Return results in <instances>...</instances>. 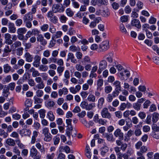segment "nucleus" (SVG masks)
<instances>
[{"label": "nucleus", "instance_id": "nucleus-1", "mask_svg": "<svg viewBox=\"0 0 159 159\" xmlns=\"http://www.w3.org/2000/svg\"><path fill=\"white\" fill-rule=\"evenodd\" d=\"M115 66L118 72V76L121 81H125L130 76L129 71L125 69L121 64L115 62Z\"/></svg>", "mask_w": 159, "mask_h": 159}, {"label": "nucleus", "instance_id": "nucleus-2", "mask_svg": "<svg viewBox=\"0 0 159 159\" xmlns=\"http://www.w3.org/2000/svg\"><path fill=\"white\" fill-rule=\"evenodd\" d=\"M109 48V41L107 40L104 41L99 45L98 52H105Z\"/></svg>", "mask_w": 159, "mask_h": 159}, {"label": "nucleus", "instance_id": "nucleus-3", "mask_svg": "<svg viewBox=\"0 0 159 159\" xmlns=\"http://www.w3.org/2000/svg\"><path fill=\"white\" fill-rule=\"evenodd\" d=\"M80 106L82 108L89 111L92 110L93 107H95V103H93L89 104L87 102L84 101L81 102L80 104Z\"/></svg>", "mask_w": 159, "mask_h": 159}, {"label": "nucleus", "instance_id": "nucleus-4", "mask_svg": "<svg viewBox=\"0 0 159 159\" xmlns=\"http://www.w3.org/2000/svg\"><path fill=\"white\" fill-rule=\"evenodd\" d=\"M107 66V62L105 60H102L100 61L98 66V69L97 71L98 74H100L102 71L105 69Z\"/></svg>", "mask_w": 159, "mask_h": 159}, {"label": "nucleus", "instance_id": "nucleus-5", "mask_svg": "<svg viewBox=\"0 0 159 159\" xmlns=\"http://www.w3.org/2000/svg\"><path fill=\"white\" fill-rule=\"evenodd\" d=\"M52 10L54 13L57 12H63L64 11V9L62 4L60 5L59 4H55L53 5Z\"/></svg>", "mask_w": 159, "mask_h": 159}, {"label": "nucleus", "instance_id": "nucleus-6", "mask_svg": "<svg viewBox=\"0 0 159 159\" xmlns=\"http://www.w3.org/2000/svg\"><path fill=\"white\" fill-rule=\"evenodd\" d=\"M101 114L103 118L110 119L111 117L110 113L108 111V109L106 107L103 108L101 111Z\"/></svg>", "mask_w": 159, "mask_h": 159}, {"label": "nucleus", "instance_id": "nucleus-7", "mask_svg": "<svg viewBox=\"0 0 159 159\" xmlns=\"http://www.w3.org/2000/svg\"><path fill=\"white\" fill-rule=\"evenodd\" d=\"M104 57L108 63L111 64L113 62H116V61L114 59V54L112 52H109Z\"/></svg>", "mask_w": 159, "mask_h": 159}, {"label": "nucleus", "instance_id": "nucleus-8", "mask_svg": "<svg viewBox=\"0 0 159 159\" xmlns=\"http://www.w3.org/2000/svg\"><path fill=\"white\" fill-rule=\"evenodd\" d=\"M93 120L96 123H98L103 125H106L107 121L101 118H99L98 114H96L93 117Z\"/></svg>", "mask_w": 159, "mask_h": 159}, {"label": "nucleus", "instance_id": "nucleus-9", "mask_svg": "<svg viewBox=\"0 0 159 159\" xmlns=\"http://www.w3.org/2000/svg\"><path fill=\"white\" fill-rule=\"evenodd\" d=\"M114 134L115 137H118L119 140H122L123 139L124 134L119 128H118L115 130L114 132Z\"/></svg>", "mask_w": 159, "mask_h": 159}, {"label": "nucleus", "instance_id": "nucleus-10", "mask_svg": "<svg viewBox=\"0 0 159 159\" xmlns=\"http://www.w3.org/2000/svg\"><path fill=\"white\" fill-rule=\"evenodd\" d=\"M37 41L40 43L41 45L45 46L47 44V42L42 34H38L37 37Z\"/></svg>", "mask_w": 159, "mask_h": 159}, {"label": "nucleus", "instance_id": "nucleus-11", "mask_svg": "<svg viewBox=\"0 0 159 159\" xmlns=\"http://www.w3.org/2000/svg\"><path fill=\"white\" fill-rule=\"evenodd\" d=\"M116 143L118 146H120V148L122 151L124 152L127 147V144L125 143H123L120 140H117L116 141Z\"/></svg>", "mask_w": 159, "mask_h": 159}, {"label": "nucleus", "instance_id": "nucleus-12", "mask_svg": "<svg viewBox=\"0 0 159 159\" xmlns=\"http://www.w3.org/2000/svg\"><path fill=\"white\" fill-rule=\"evenodd\" d=\"M67 58L66 59L67 61L70 60L71 62L74 64L77 63V60L75 58L74 54L71 52H69L67 56Z\"/></svg>", "mask_w": 159, "mask_h": 159}, {"label": "nucleus", "instance_id": "nucleus-13", "mask_svg": "<svg viewBox=\"0 0 159 159\" xmlns=\"http://www.w3.org/2000/svg\"><path fill=\"white\" fill-rule=\"evenodd\" d=\"M5 43L8 45H11L13 43V41L11 39V35L9 33L5 34L4 35Z\"/></svg>", "mask_w": 159, "mask_h": 159}, {"label": "nucleus", "instance_id": "nucleus-14", "mask_svg": "<svg viewBox=\"0 0 159 159\" xmlns=\"http://www.w3.org/2000/svg\"><path fill=\"white\" fill-rule=\"evenodd\" d=\"M81 89V86L78 84L75 86V87H71L70 89V92L73 94H76L79 92Z\"/></svg>", "mask_w": 159, "mask_h": 159}, {"label": "nucleus", "instance_id": "nucleus-15", "mask_svg": "<svg viewBox=\"0 0 159 159\" xmlns=\"http://www.w3.org/2000/svg\"><path fill=\"white\" fill-rule=\"evenodd\" d=\"M8 31L11 33H14L16 31V29L13 23L9 22L8 25Z\"/></svg>", "mask_w": 159, "mask_h": 159}, {"label": "nucleus", "instance_id": "nucleus-16", "mask_svg": "<svg viewBox=\"0 0 159 159\" xmlns=\"http://www.w3.org/2000/svg\"><path fill=\"white\" fill-rule=\"evenodd\" d=\"M33 19V16L30 12L25 14L23 17L24 22L26 21H32Z\"/></svg>", "mask_w": 159, "mask_h": 159}, {"label": "nucleus", "instance_id": "nucleus-17", "mask_svg": "<svg viewBox=\"0 0 159 159\" xmlns=\"http://www.w3.org/2000/svg\"><path fill=\"white\" fill-rule=\"evenodd\" d=\"M29 71L32 73V76L33 77H36L40 75V73L34 67H31Z\"/></svg>", "mask_w": 159, "mask_h": 159}, {"label": "nucleus", "instance_id": "nucleus-18", "mask_svg": "<svg viewBox=\"0 0 159 159\" xmlns=\"http://www.w3.org/2000/svg\"><path fill=\"white\" fill-rule=\"evenodd\" d=\"M131 25L135 26L138 29H140L141 26L140 21L136 19H134L132 21Z\"/></svg>", "mask_w": 159, "mask_h": 159}, {"label": "nucleus", "instance_id": "nucleus-19", "mask_svg": "<svg viewBox=\"0 0 159 159\" xmlns=\"http://www.w3.org/2000/svg\"><path fill=\"white\" fill-rule=\"evenodd\" d=\"M11 51V49L10 48L8 45H6L5 48L3 49V57H5L7 56L9 53Z\"/></svg>", "mask_w": 159, "mask_h": 159}, {"label": "nucleus", "instance_id": "nucleus-20", "mask_svg": "<svg viewBox=\"0 0 159 159\" xmlns=\"http://www.w3.org/2000/svg\"><path fill=\"white\" fill-rule=\"evenodd\" d=\"M24 57L25 58V61L29 62H31L33 59V56L28 52H26L25 53Z\"/></svg>", "mask_w": 159, "mask_h": 159}, {"label": "nucleus", "instance_id": "nucleus-21", "mask_svg": "<svg viewBox=\"0 0 159 159\" xmlns=\"http://www.w3.org/2000/svg\"><path fill=\"white\" fill-rule=\"evenodd\" d=\"M113 84L115 88V90L121 91V83L119 81L116 80L113 83Z\"/></svg>", "mask_w": 159, "mask_h": 159}, {"label": "nucleus", "instance_id": "nucleus-22", "mask_svg": "<svg viewBox=\"0 0 159 159\" xmlns=\"http://www.w3.org/2000/svg\"><path fill=\"white\" fill-rule=\"evenodd\" d=\"M4 72L6 73H8L11 70V67L8 64H4L3 66Z\"/></svg>", "mask_w": 159, "mask_h": 159}, {"label": "nucleus", "instance_id": "nucleus-23", "mask_svg": "<svg viewBox=\"0 0 159 159\" xmlns=\"http://www.w3.org/2000/svg\"><path fill=\"white\" fill-rule=\"evenodd\" d=\"M68 93V89L66 87L59 90L58 93L60 96H61L63 94H67Z\"/></svg>", "mask_w": 159, "mask_h": 159}, {"label": "nucleus", "instance_id": "nucleus-24", "mask_svg": "<svg viewBox=\"0 0 159 159\" xmlns=\"http://www.w3.org/2000/svg\"><path fill=\"white\" fill-rule=\"evenodd\" d=\"M6 143L7 144L10 146H13L16 144L15 141L11 138L7 139L6 140Z\"/></svg>", "mask_w": 159, "mask_h": 159}, {"label": "nucleus", "instance_id": "nucleus-25", "mask_svg": "<svg viewBox=\"0 0 159 159\" xmlns=\"http://www.w3.org/2000/svg\"><path fill=\"white\" fill-rule=\"evenodd\" d=\"M104 137L106 138L107 140L109 141H113V136L112 134H108V133H105L103 134Z\"/></svg>", "mask_w": 159, "mask_h": 159}, {"label": "nucleus", "instance_id": "nucleus-26", "mask_svg": "<svg viewBox=\"0 0 159 159\" xmlns=\"http://www.w3.org/2000/svg\"><path fill=\"white\" fill-rule=\"evenodd\" d=\"M38 154V151L33 146L31 149L30 151V155L32 157H33L34 156H36Z\"/></svg>", "mask_w": 159, "mask_h": 159}, {"label": "nucleus", "instance_id": "nucleus-27", "mask_svg": "<svg viewBox=\"0 0 159 159\" xmlns=\"http://www.w3.org/2000/svg\"><path fill=\"white\" fill-rule=\"evenodd\" d=\"M9 91V90L8 89L7 86H6V85H5L3 90V96L5 97H7L10 93Z\"/></svg>", "mask_w": 159, "mask_h": 159}, {"label": "nucleus", "instance_id": "nucleus-28", "mask_svg": "<svg viewBox=\"0 0 159 159\" xmlns=\"http://www.w3.org/2000/svg\"><path fill=\"white\" fill-rule=\"evenodd\" d=\"M159 114L157 112H154L152 114V121L153 122H156L159 119Z\"/></svg>", "mask_w": 159, "mask_h": 159}, {"label": "nucleus", "instance_id": "nucleus-29", "mask_svg": "<svg viewBox=\"0 0 159 159\" xmlns=\"http://www.w3.org/2000/svg\"><path fill=\"white\" fill-rule=\"evenodd\" d=\"M38 135V132L36 131H34L33 133V135L32 137L31 143V144H34L36 141V138Z\"/></svg>", "mask_w": 159, "mask_h": 159}, {"label": "nucleus", "instance_id": "nucleus-30", "mask_svg": "<svg viewBox=\"0 0 159 159\" xmlns=\"http://www.w3.org/2000/svg\"><path fill=\"white\" fill-rule=\"evenodd\" d=\"M109 148L107 146H105L101 148V153L102 155L104 156L108 152Z\"/></svg>", "mask_w": 159, "mask_h": 159}, {"label": "nucleus", "instance_id": "nucleus-31", "mask_svg": "<svg viewBox=\"0 0 159 159\" xmlns=\"http://www.w3.org/2000/svg\"><path fill=\"white\" fill-rule=\"evenodd\" d=\"M104 102V99L102 97L98 99V107L99 108L101 109L102 108Z\"/></svg>", "mask_w": 159, "mask_h": 159}, {"label": "nucleus", "instance_id": "nucleus-32", "mask_svg": "<svg viewBox=\"0 0 159 159\" xmlns=\"http://www.w3.org/2000/svg\"><path fill=\"white\" fill-rule=\"evenodd\" d=\"M133 108L136 111H139L140 110L141 107V104H139L138 103L136 102L133 104Z\"/></svg>", "mask_w": 159, "mask_h": 159}, {"label": "nucleus", "instance_id": "nucleus-33", "mask_svg": "<svg viewBox=\"0 0 159 159\" xmlns=\"http://www.w3.org/2000/svg\"><path fill=\"white\" fill-rule=\"evenodd\" d=\"M89 102H94L96 101V97L95 96L92 94H90L87 98Z\"/></svg>", "mask_w": 159, "mask_h": 159}, {"label": "nucleus", "instance_id": "nucleus-34", "mask_svg": "<svg viewBox=\"0 0 159 159\" xmlns=\"http://www.w3.org/2000/svg\"><path fill=\"white\" fill-rule=\"evenodd\" d=\"M34 103L35 104H41L43 102L42 99L39 98L36 96L34 97Z\"/></svg>", "mask_w": 159, "mask_h": 159}, {"label": "nucleus", "instance_id": "nucleus-35", "mask_svg": "<svg viewBox=\"0 0 159 159\" xmlns=\"http://www.w3.org/2000/svg\"><path fill=\"white\" fill-rule=\"evenodd\" d=\"M66 12L67 16L69 17H72L74 14V12L70 8L66 9Z\"/></svg>", "mask_w": 159, "mask_h": 159}, {"label": "nucleus", "instance_id": "nucleus-36", "mask_svg": "<svg viewBox=\"0 0 159 159\" xmlns=\"http://www.w3.org/2000/svg\"><path fill=\"white\" fill-rule=\"evenodd\" d=\"M44 140L46 142H49L52 139V136L50 133L48 134H46L44 135Z\"/></svg>", "mask_w": 159, "mask_h": 159}, {"label": "nucleus", "instance_id": "nucleus-37", "mask_svg": "<svg viewBox=\"0 0 159 159\" xmlns=\"http://www.w3.org/2000/svg\"><path fill=\"white\" fill-rule=\"evenodd\" d=\"M139 10L136 9V10L135 8L134 9L131 14V17L133 18H137L138 16V14L136 12H139Z\"/></svg>", "mask_w": 159, "mask_h": 159}, {"label": "nucleus", "instance_id": "nucleus-38", "mask_svg": "<svg viewBox=\"0 0 159 159\" xmlns=\"http://www.w3.org/2000/svg\"><path fill=\"white\" fill-rule=\"evenodd\" d=\"M49 120L51 121H53L55 119V116L53 115V112L52 111L48 112L47 114Z\"/></svg>", "mask_w": 159, "mask_h": 159}, {"label": "nucleus", "instance_id": "nucleus-39", "mask_svg": "<svg viewBox=\"0 0 159 159\" xmlns=\"http://www.w3.org/2000/svg\"><path fill=\"white\" fill-rule=\"evenodd\" d=\"M38 113L41 118H44L45 116L46 111L44 109H41L39 111Z\"/></svg>", "mask_w": 159, "mask_h": 159}, {"label": "nucleus", "instance_id": "nucleus-40", "mask_svg": "<svg viewBox=\"0 0 159 159\" xmlns=\"http://www.w3.org/2000/svg\"><path fill=\"white\" fill-rule=\"evenodd\" d=\"M140 151L137 152H140L143 154V153L146 152L148 151V148L145 146H143L140 148Z\"/></svg>", "mask_w": 159, "mask_h": 159}, {"label": "nucleus", "instance_id": "nucleus-41", "mask_svg": "<svg viewBox=\"0 0 159 159\" xmlns=\"http://www.w3.org/2000/svg\"><path fill=\"white\" fill-rule=\"evenodd\" d=\"M39 69L41 71L45 72L48 70V67L47 66L41 65L39 67Z\"/></svg>", "mask_w": 159, "mask_h": 159}, {"label": "nucleus", "instance_id": "nucleus-42", "mask_svg": "<svg viewBox=\"0 0 159 159\" xmlns=\"http://www.w3.org/2000/svg\"><path fill=\"white\" fill-rule=\"evenodd\" d=\"M27 30L25 28H19L17 30V33L18 34H23L25 33Z\"/></svg>", "mask_w": 159, "mask_h": 159}, {"label": "nucleus", "instance_id": "nucleus-43", "mask_svg": "<svg viewBox=\"0 0 159 159\" xmlns=\"http://www.w3.org/2000/svg\"><path fill=\"white\" fill-rule=\"evenodd\" d=\"M49 28V25L47 24H44L41 26L40 28L43 32L47 31Z\"/></svg>", "mask_w": 159, "mask_h": 159}, {"label": "nucleus", "instance_id": "nucleus-44", "mask_svg": "<svg viewBox=\"0 0 159 159\" xmlns=\"http://www.w3.org/2000/svg\"><path fill=\"white\" fill-rule=\"evenodd\" d=\"M102 15L104 17H107L110 14L109 10L107 9L103 10L101 12Z\"/></svg>", "mask_w": 159, "mask_h": 159}, {"label": "nucleus", "instance_id": "nucleus-45", "mask_svg": "<svg viewBox=\"0 0 159 159\" xmlns=\"http://www.w3.org/2000/svg\"><path fill=\"white\" fill-rule=\"evenodd\" d=\"M112 88L111 86H107L104 88V91L106 93L108 94L110 93L112 90Z\"/></svg>", "mask_w": 159, "mask_h": 159}, {"label": "nucleus", "instance_id": "nucleus-46", "mask_svg": "<svg viewBox=\"0 0 159 159\" xmlns=\"http://www.w3.org/2000/svg\"><path fill=\"white\" fill-rule=\"evenodd\" d=\"M98 5L100 6L103 5H107V0H97Z\"/></svg>", "mask_w": 159, "mask_h": 159}, {"label": "nucleus", "instance_id": "nucleus-47", "mask_svg": "<svg viewBox=\"0 0 159 159\" xmlns=\"http://www.w3.org/2000/svg\"><path fill=\"white\" fill-rule=\"evenodd\" d=\"M83 64L84 65L87 64L91 63L90 59L88 56H86L84 58L83 61Z\"/></svg>", "mask_w": 159, "mask_h": 159}, {"label": "nucleus", "instance_id": "nucleus-48", "mask_svg": "<svg viewBox=\"0 0 159 159\" xmlns=\"http://www.w3.org/2000/svg\"><path fill=\"white\" fill-rule=\"evenodd\" d=\"M21 45V42L19 41H16L11 46V47H13L15 48H16L18 47H20Z\"/></svg>", "mask_w": 159, "mask_h": 159}, {"label": "nucleus", "instance_id": "nucleus-49", "mask_svg": "<svg viewBox=\"0 0 159 159\" xmlns=\"http://www.w3.org/2000/svg\"><path fill=\"white\" fill-rule=\"evenodd\" d=\"M16 86V84L14 82H11L8 84V89L9 90L13 91L15 89Z\"/></svg>", "mask_w": 159, "mask_h": 159}, {"label": "nucleus", "instance_id": "nucleus-50", "mask_svg": "<svg viewBox=\"0 0 159 159\" xmlns=\"http://www.w3.org/2000/svg\"><path fill=\"white\" fill-rule=\"evenodd\" d=\"M8 133L2 129L0 130V136H2L4 138H6L8 136Z\"/></svg>", "mask_w": 159, "mask_h": 159}, {"label": "nucleus", "instance_id": "nucleus-51", "mask_svg": "<svg viewBox=\"0 0 159 159\" xmlns=\"http://www.w3.org/2000/svg\"><path fill=\"white\" fill-rule=\"evenodd\" d=\"M151 135L154 138L157 139H159V133H156L154 131H152L151 134Z\"/></svg>", "mask_w": 159, "mask_h": 159}, {"label": "nucleus", "instance_id": "nucleus-52", "mask_svg": "<svg viewBox=\"0 0 159 159\" xmlns=\"http://www.w3.org/2000/svg\"><path fill=\"white\" fill-rule=\"evenodd\" d=\"M36 87L38 89H43L45 87V84L43 81L41 83H38Z\"/></svg>", "mask_w": 159, "mask_h": 159}, {"label": "nucleus", "instance_id": "nucleus-53", "mask_svg": "<svg viewBox=\"0 0 159 159\" xmlns=\"http://www.w3.org/2000/svg\"><path fill=\"white\" fill-rule=\"evenodd\" d=\"M59 19L61 22L65 23L68 20V18L64 15H62L60 16Z\"/></svg>", "mask_w": 159, "mask_h": 159}, {"label": "nucleus", "instance_id": "nucleus-54", "mask_svg": "<svg viewBox=\"0 0 159 159\" xmlns=\"http://www.w3.org/2000/svg\"><path fill=\"white\" fill-rule=\"evenodd\" d=\"M103 84V80L102 79H98L97 81V85L98 88H100L102 87Z\"/></svg>", "mask_w": 159, "mask_h": 159}, {"label": "nucleus", "instance_id": "nucleus-55", "mask_svg": "<svg viewBox=\"0 0 159 159\" xmlns=\"http://www.w3.org/2000/svg\"><path fill=\"white\" fill-rule=\"evenodd\" d=\"M36 96L37 97L40 98L42 96L43 94V90H37L36 92Z\"/></svg>", "mask_w": 159, "mask_h": 159}, {"label": "nucleus", "instance_id": "nucleus-56", "mask_svg": "<svg viewBox=\"0 0 159 159\" xmlns=\"http://www.w3.org/2000/svg\"><path fill=\"white\" fill-rule=\"evenodd\" d=\"M75 68L78 71H82L84 70V67L80 65L77 64L75 66Z\"/></svg>", "mask_w": 159, "mask_h": 159}, {"label": "nucleus", "instance_id": "nucleus-57", "mask_svg": "<svg viewBox=\"0 0 159 159\" xmlns=\"http://www.w3.org/2000/svg\"><path fill=\"white\" fill-rule=\"evenodd\" d=\"M50 20L54 24H56L57 22V18L56 16L54 15L53 16L50 18Z\"/></svg>", "mask_w": 159, "mask_h": 159}, {"label": "nucleus", "instance_id": "nucleus-58", "mask_svg": "<svg viewBox=\"0 0 159 159\" xmlns=\"http://www.w3.org/2000/svg\"><path fill=\"white\" fill-rule=\"evenodd\" d=\"M72 2V4L73 7L75 8H78L80 7V4L79 3L75 1V0H71Z\"/></svg>", "mask_w": 159, "mask_h": 159}, {"label": "nucleus", "instance_id": "nucleus-59", "mask_svg": "<svg viewBox=\"0 0 159 159\" xmlns=\"http://www.w3.org/2000/svg\"><path fill=\"white\" fill-rule=\"evenodd\" d=\"M64 70V67L62 66H58L57 69V71L58 74L61 75Z\"/></svg>", "mask_w": 159, "mask_h": 159}, {"label": "nucleus", "instance_id": "nucleus-60", "mask_svg": "<svg viewBox=\"0 0 159 159\" xmlns=\"http://www.w3.org/2000/svg\"><path fill=\"white\" fill-rule=\"evenodd\" d=\"M138 115L139 117L142 120L144 119L146 116L145 113L143 111L140 112Z\"/></svg>", "mask_w": 159, "mask_h": 159}, {"label": "nucleus", "instance_id": "nucleus-61", "mask_svg": "<svg viewBox=\"0 0 159 159\" xmlns=\"http://www.w3.org/2000/svg\"><path fill=\"white\" fill-rule=\"evenodd\" d=\"M114 149L115 152L116 153L117 157H119L120 154L121 153L120 152L121 150L120 148L118 146H116L114 148Z\"/></svg>", "mask_w": 159, "mask_h": 159}, {"label": "nucleus", "instance_id": "nucleus-62", "mask_svg": "<svg viewBox=\"0 0 159 159\" xmlns=\"http://www.w3.org/2000/svg\"><path fill=\"white\" fill-rule=\"evenodd\" d=\"M129 156L132 155L134 153V151L131 148H128L127 149V152H126Z\"/></svg>", "mask_w": 159, "mask_h": 159}, {"label": "nucleus", "instance_id": "nucleus-63", "mask_svg": "<svg viewBox=\"0 0 159 159\" xmlns=\"http://www.w3.org/2000/svg\"><path fill=\"white\" fill-rule=\"evenodd\" d=\"M131 121L134 124L136 125L138 123L139 120L136 116H134L132 118Z\"/></svg>", "mask_w": 159, "mask_h": 159}, {"label": "nucleus", "instance_id": "nucleus-64", "mask_svg": "<svg viewBox=\"0 0 159 159\" xmlns=\"http://www.w3.org/2000/svg\"><path fill=\"white\" fill-rule=\"evenodd\" d=\"M13 152L16 154L17 156H20V152L17 147H15L13 148Z\"/></svg>", "mask_w": 159, "mask_h": 159}]
</instances>
